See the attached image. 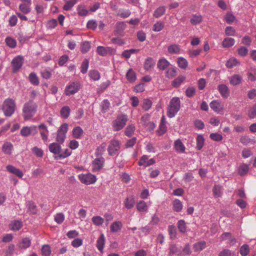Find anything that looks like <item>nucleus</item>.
Instances as JSON below:
<instances>
[{
    "label": "nucleus",
    "instance_id": "nucleus-1",
    "mask_svg": "<svg viewBox=\"0 0 256 256\" xmlns=\"http://www.w3.org/2000/svg\"><path fill=\"white\" fill-rule=\"evenodd\" d=\"M38 108L36 104L33 100H29L23 106L22 112L24 120L31 119L36 114Z\"/></svg>",
    "mask_w": 256,
    "mask_h": 256
},
{
    "label": "nucleus",
    "instance_id": "nucleus-2",
    "mask_svg": "<svg viewBox=\"0 0 256 256\" xmlns=\"http://www.w3.org/2000/svg\"><path fill=\"white\" fill-rule=\"evenodd\" d=\"M16 108L15 100L9 98L4 100L2 110L5 116L10 117L14 114Z\"/></svg>",
    "mask_w": 256,
    "mask_h": 256
},
{
    "label": "nucleus",
    "instance_id": "nucleus-3",
    "mask_svg": "<svg viewBox=\"0 0 256 256\" xmlns=\"http://www.w3.org/2000/svg\"><path fill=\"white\" fill-rule=\"evenodd\" d=\"M180 108V101L178 98L174 97L171 99L168 108L167 115L168 117H174Z\"/></svg>",
    "mask_w": 256,
    "mask_h": 256
},
{
    "label": "nucleus",
    "instance_id": "nucleus-4",
    "mask_svg": "<svg viewBox=\"0 0 256 256\" xmlns=\"http://www.w3.org/2000/svg\"><path fill=\"white\" fill-rule=\"evenodd\" d=\"M128 120V116L124 114L119 115L112 122V126L114 131H118L124 128Z\"/></svg>",
    "mask_w": 256,
    "mask_h": 256
},
{
    "label": "nucleus",
    "instance_id": "nucleus-5",
    "mask_svg": "<svg viewBox=\"0 0 256 256\" xmlns=\"http://www.w3.org/2000/svg\"><path fill=\"white\" fill-rule=\"evenodd\" d=\"M68 130V124L66 123L62 124L57 132L56 141L62 144L66 138V134Z\"/></svg>",
    "mask_w": 256,
    "mask_h": 256
},
{
    "label": "nucleus",
    "instance_id": "nucleus-6",
    "mask_svg": "<svg viewBox=\"0 0 256 256\" xmlns=\"http://www.w3.org/2000/svg\"><path fill=\"white\" fill-rule=\"evenodd\" d=\"M120 148V142L118 140H110L108 148L109 155L112 156L116 154Z\"/></svg>",
    "mask_w": 256,
    "mask_h": 256
},
{
    "label": "nucleus",
    "instance_id": "nucleus-7",
    "mask_svg": "<svg viewBox=\"0 0 256 256\" xmlns=\"http://www.w3.org/2000/svg\"><path fill=\"white\" fill-rule=\"evenodd\" d=\"M80 182L86 184H90L96 182V176L91 174H81L78 176Z\"/></svg>",
    "mask_w": 256,
    "mask_h": 256
},
{
    "label": "nucleus",
    "instance_id": "nucleus-8",
    "mask_svg": "<svg viewBox=\"0 0 256 256\" xmlns=\"http://www.w3.org/2000/svg\"><path fill=\"white\" fill-rule=\"evenodd\" d=\"M24 63V58L22 56H18L15 57L12 62V72H16L22 66Z\"/></svg>",
    "mask_w": 256,
    "mask_h": 256
},
{
    "label": "nucleus",
    "instance_id": "nucleus-9",
    "mask_svg": "<svg viewBox=\"0 0 256 256\" xmlns=\"http://www.w3.org/2000/svg\"><path fill=\"white\" fill-rule=\"evenodd\" d=\"M80 88V84L78 82H72L66 87L65 94L66 96H70L74 94Z\"/></svg>",
    "mask_w": 256,
    "mask_h": 256
},
{
    "label": "nucleus",
    "instance_id": "nucleus-10",
    "mask_svg": "<svg viewBox=\"0 0 256 256\" xmlns=\"http://www.w3.org/2000/svg\"><path fill=\"white\" fill-rule=\"evenodd\" d=\"M37 133L36 127L32 126H24L20 130V134L24 136H28L30 134H35Z\"/></svg>",
    "mask_w": 256,
    "mask_h": 256
},
{
    "label": "nucleus",
    "instance_id": "nucleus-11",
    "mask_svg": "<svg viewBox=\"0 0 256 256\" xmlns=\"http://www.w3.org/2000/svg\"><path fill=\"white\" fill-rule=\"evenodd\" d=\"M104 159L101 157L95 158L92 162L93 171L97 172L101 170L104 164Z\"/></svg>",
    "mask_w": 256,
    "mask_h": 256
},
{
    "label": "nucleus",
    "instance_id": "nucleus-12",
    "mask_svg": "<svg viewBox=\"0 0 256 256\" xmlns=\"http://www.w3.org/2000/svg\"><path fill=\"white\" fill-rule=\"evenodd\" d=\"M61 144H59L58 142L50 144L48 146L50 151L54 154L59 155L62 150V148L60 146Z\"/></svg>",
    "mask_w": 256,
    "mask_h": 256
},
{
    "label": "nucleus",
    "instance_id": "nucleus-13",
    "mask_svg": "<svg viewBox=\"0 0 256 256\" xmlns=\"http://www.w3.org/2000/svg\"><path fill=\"white\" fill-rule=\"evenodd\" d=\"M6 168L8 172L13 174L20 178H22L24 175L22 172L18 168H17L12 165H8Z\"/></svg>",
    "mask_w": 256,
    "mask_h": 256
},
{
    "label": "nucleus",
    "instance_id": "nucleus-14",
    "mask_svg": "<svg viewBox=\"0 0 256 256\" xmlns=\"http://www.w3.org/2000/svg\"><path fill=\"white\" fill-rule=\"evenodd\" d=\"M28 212L30 214H35L37 213L38 208L36 204L32 200H28L26 203Z\"/></svg>",
    "mask_w": 256,
    "mask_h": 256
},
{
    "label": "nucleus",
    "instance_id": "nucleus-15",
    "mask_svg": "<svg viewBox=\"0 0 256 256\" xmlns=\"http://www.w3.org/2000/svg\"><path fill=\"white\" fill-rule=\"evenodd\" d=\"M126 28V24L124 22H117L116 24L115 33L119 36H123L122 33Z\"/></svg>",
    "mask_w": 256,
    "mask_h": 256
},
{
    "label": "nucleus",
    "instance_id": "nucleus-16",
    "mask_svg": "<svg viewBox=\"0 0 256 256\" xmlns=\"http://www.w3.org/2000/svg\"><path fill=\"white\" fill-rule=\"evenodd\" d=\"M210 108L214 112L220 113L222 110V106L221 103L216 100L212 101L210 104Z\"/></svg>",
    "mask_w": 256,
    "mask_h": 256
},
{
    "label": "nucleus",
    "instance_id": "nucleus-17",
    "mask_svg": "<svg viewBox=\"0 0 256 256\" xmlns=\"http://www.w3.org/2000/svg\"><path fill=\"white\" fill-rule=\"evenodd\" d=\"M174 148L177 152L180 153L184 152L186 150L185 146L180 139H178L174 142Z\"/></svg>",
    "mask_w": 256,
    "mask_h": 256
},
{
    "label": "nucleus",
    "instance_id": "nucleus-18",
    "mask_svg": "<svg viewBox=\"0 0 256 256\" xmlns=\"http://www.w3.org/2000/svg\"><path fill=\"white\" fill-rule=\"evenodd\" d=\"M218 90L223 98H227L229 96L228 87L224 84H220L218 86Z\"/></svg>",
    "mask_w": 256,
    "mask_h": 256
},
{
    "label": "nucleus",
    "instance_id": "nucleus-19",
    "mask_svg": "<svg viewBox=\"0 0 256 256\" xmlns=\"http://www.w3.org/2000/svg\"><path fill=\"white\" fill-rule=\"evenodd\" d=\"M104 243L105 238L104 234H102L96 241V248L100 252H102Z\"/></svg>",
    "mask_w": 256,
    "mask_h": 256
},
{
    "label": "nucleus",
    "instance_id": "nucleus-20",
    "mask_svg": "<svg viewBox=\"0 0 256 256\" xmlns=\"http://www.w3.org/2000/svg\"><path fill=\"white\" fill-rule=\"evenodd\" d=\"M158 68L162 70H165L170 65V62L165 58L159 60L158 62Z\"/></svg>",
    "mask_w": 256,
    "mask_h": 256
},
{
    "label": "nucleus",
    "instance_id": "nucleus-21",
    "mask_svg": "<svg viewBox=\"0 0 256 256\" xmlns=\"http://www.w3.org/2000/svg\"><path fill=\"white\" fill-rule=\"evenodd\" d=\"M126 78L130 82H134L136 80V75L132 68H130L128 70L126 74Z\"/></svg>",
    "mask_w": 256,
    "mask_h": 256
},
{
    "label": "nucleus",
    "instance_id": "nucleus-22",
    "mask_svg": "<svg viewBox=\"0 0 256 256\" xmlns=\"http://www.w3.org/2000/svg\"><path fill=\"white\" fill-rule=\"evenodd\" d=\"M169 250V256H172L174 254H177L178 256L182 255V252L174 244H171L170 246Z\"/></svg>",
    "mask_w": 256,
    "mask_h": 256
},
{
    "label": "nucleus",
    "instance_id": "nucleus-23",
    "mask_svg": "<svg viewBox=\"0 0 256 256\" xmlns=\"http://www.w3.org/2000/svg\"><path fill=\"white\" fill-rule=\"evenodd\" d=\"M155 64V62L154 59L151 57L148 58L144 62V68L146 70H150L152 67H153Z\"/></svg>",
    "mask_w": 256,
    "mask_h": 256
},
{
    "label": "nucleus",
    "instance_id": "nucleus-24",
    "mask_svg": "<svg viewBox=\"0 0 256 256\" xmlns=\"http://www.w3.org/2000/svg\"><path fill=\"white\" fill-rule=\"evenodd\" d=\"M242 80V78L240 76L239 74H234L230 78V81L232 85L236 86L240 83Z\"/></svg>",
    "mask_w": 256,
    "mask_h": 256
},
{
    "label": "nucleus",
    "instance_id": "nucleus-25",
    "mask_svg": "<svg viewBox=\"0 0 256 256\" xmlns=\"http://www.w3.org/2000/svg\"><path fill=\"white\" fill-rule=\"evenodd\" d=\"M122 228V224L120 221H116L110 226V230L112 232H116L120 230Z\"/></svg>",
    "mask_w": 256,
    "mask_h": 256
},
{
    "label": "nucleus",
    "instance_id": "nucleus-26",
    "mask_svg": "<svg viewBox=\"0 0 256 256\" xmlns=\"http://www.w3.org/2000/svg\"><path fill=\"white\" fill-rule=\"evenodd\" d=\"M235 40L233 38H224L222 42V46L224 48H230L234 44Z\"/></svg>",
    "mask_w": 256,
    "mask_h": 256
},
{
    "label": "nucleus",
    "instance_id": "nucleus-27",
    "mask_svg": "<svg viewBox=\"0 0 256 256\" xmlns=\"http://www.w3.org/2000/svg\"><path fill=\"white\" fill-rule=\"evenodd\" d=\"M84 134L82 129L80 126L74 128L72 130V136L76 138H80Z\"/></svg>",
    "mask_w": 256,
    "mask_h": 256
},
{
    "label": "nucleus",
    "instance_id": "nucleus-28",
    "mask_svg": "<svg viewBox=\"0 0 256 256\" xmlns=\"http://www.w3.org/2000/svg\"><path fill=\"white\" fill-rule=\"evenodd\" d=\"M29 80L30 83L34 86H38L39 84V79L34 72H31L29 74Z\"/></svg>",
    "mask_w": 256,
    "mask_h": 256
},
{
    "label": "nucleus",
    "instance_id": "nucleus-29",
    "mask_svg": "<svg viewBox=\"0 0 256 256\" xmlns=\"http://www.w3.org/2000/svg\"><path fill=\"white\" fill-rule=\"evenodd\" d=\"M134 198L132 196L127 198L124 202V204L126 208L130 209L132 208L134 204Z\"/></svg>",
    "mask_w": 256,
    "mask_h": 256
},
{
    "label": "nucleus",
    "instance_id": "nucleus-30",
    "mask_svg": "<svg viewBox=\"0 0 256 256\" xmlns=\"http://www.w3.org/2000/svg\"><path fill=\"white\" fill-rule=\"evenodd\" d=\"M182 208V202L178 199H176L173 202V210L176 212H180Z\"/></svg>",
    "mask_w": 256,
    "mask_h": 256
},
{
    "label": "nucleus",
    "instance_id": "nucleus-31",
    "mask_svg": "<svg viewBox=\"0 0 256 256\" xmlns=\"http://www.w3.org/2000/svg\"><path fill=\"white\" fill-rule=\"evenodd\" d=\"M240 142L244 145H247L250 143L254 144L256 142L254 139L250 138L248 136H242L240 140Z\"/></svg>",
    "mask_w": 256,
    "mask_h": 256
},
{
    "label": "nucleus",
    "instance_id": "nucleus-32",
    "mask_svg": "<svg viewBox=\"0 0 256 256\" xmlns=\"http://www.w3.org/2000/svg\"><path fill=\"white\" fill-rule=\"evenodd\" d=\"M206 246V242L204 241H201L194 244L193 246V248L195 252H199L204 248Z\"/></svg>",
    "mask_w": 256,
    "mask_h": 256
},
{
    "label": "nucleus",
    "instance_id": "nucleus-33",
    "mask_svg": "<svg viewBox=\"0 0 256 256\" xmlns=\"http://www.w3.org/2000/svg\"><path fill=\"white\" fill-rule=\"evenodd\" d=\"M30 240L28 238H25L19 244V247L20 248L26 249L30 246Z\"/></svg>",
    "mask_w": 256,
    "mask_h": 256
},
{
    "label": "nucleus",
    "instance_id": "nucleus-34",
    "mask_svg": "<svg viewBox=\"0 0 256 256\" xmlns=\"http://www.w3.org/2000/svg\"><path fill=\"white\" fill-rule=\"evenodd\" d=\"M10 226L12 230H18L22 226V224L19 220H14L10 224Z\"/></svg>",
    "mask_w": 256,
    "mask_h": 256
},
{
    "label": "nucleus",
    "instance_id": "nucleus-35",
    "mask_svg": "<svg viewBox=\"0 0 256 256\" xmlns=\"http://www.w3.org/2000/svg\"><path fill=\"white\" fill-rule=\"evenodd\" d=\"M166 8L164 6H160L154 12V16L156 18H158L162 16L164 14Z\"/></svg>",
    "mask_w": 256,
    "mask_h": 256
},
{
    "label": "nucleus",
    "instance_id": "nucleus-36",
    "mask_svg": "<svg viewBox=\"0 0 256 256\" xmlns=\"http://www.w3.org/2000/svg\"><path fill=\"white\" fill-rule=\"evenodd\" d=\"M178 66L182 69H186L188 67V61L184 58L180 57L178 58Z\"/></svg>",
    "mask_w": 256,
    "mask_h": 256
},
{
    "label": "nucleus",
    "instance_id": "nucleus-37",
    "mask_svg": "<svg viewBox=\"0 0 256 256\" xmlns=\"http://www.w3.org/2000/svg\"><path fill=\"white\" fill-rule=\"evenodd\" d=\"M204 139L202 135H198L196 138V146L198 150H200L204 146Z\"/></svg>",
    "mask_w": 256,
    "mask_h": 256
},
{
    "label": "nucleus",
    "instance_id": "nucleus-38",
    "mask_svg": "<svg viewBox=\"0 0 256 256\" xmlns=\"http://www.w3.org/2000/svg\"><path fill=\"white\" fill-rule=\"evenodd\" d=\"M185 77L184 76H179L173 80L172 82V86L174 88L178 87L185 80Z\"/></svg>",
    "mask_w": 256,
    "mask_h": 256
},
{
    "label": "nucleus",
    "instance_id": "nucleus-39",
    "mask_svg": "<svg viewBox=\"0 0 256 256\" xmlns=\"http://www.w3.org/2000/svg\"><path fill=\"white\" fill-rule=\"evenodd\" d=\"M70 108L68 106H64L62 107L60 110V114L64 118H67L70 114Z\"/></svg>",
    "mask_w": 256,
    "mask_h": 256
},
{
    "label": "nucleus",
    "instance_id": "nucleus-40",
    "mask_svg": "<svg viewBox=\"0 0 256 256\" xmlns=\"http://www.w3.org/2000/svg\"><path fill=\"white\" fill-rule=\"evenodd\" d=\"M42 254L43 256H50L51 254V248L49 245H44L41 250Z\"/></svg>",
    "mask_w": 256,
    "mask_h": 256
},
{
    "label": "nucleus",
    "instance_id": "nucleus-41",
    "mask_svg": "<svg viewBox=\"0 0 256 256\" xmlns=\"http://www.w3.org/2000/svg\"><path fill=\"white\" fill-rule=\"evenodd\" d=\"M6 44L10 48H14L16 45V40L11 38L7 37L5 40Z\"/></svg>",
    "mask_w": 256,
    "mask_h": 256
},
{
    "label": "nucleus",
    "instance_id": "nucleus-42",
    "mask_svg": "<svg viewBox=\"0 0 256 256\" xmlns=\"http://www.w3.org/2000/svg\"><path fill=\"white\" fill-rule=\"evenodd\" d=\"M30 5L26 3L21 4L19 6L20 10L24 14H28L30 12Z\"/></svg>",
    "mask_w": 256,
    "mask_h": 256
},
{
    "label": "nucleus",
    "instance_id": "nucleus-43",
    "mask_svg": "<svg viewBox=\"0 0 256 256\" xmlns=\"http://www.w3.org/2000/svg\"><path fill=\"white\" fill-rule=\"evenodd\" d=\"M202 18L201 15L194 14L190 20V23L193 25L200 24L202 21Z\"/></svg>",
    "mask_w": 256,
    "mask_h": 256
},
{
    "label": "nucleus",
    "instance_id": "nucleus-44",
    "mask_svg": "<svg viewBox=\"0 0 256 256\" xmlns=\"http://www.w3.org/2000/svg\"><path fill=\"white\" fill-rule=\"evenodd\" d=\"M248 170V166L246 164H242L238 168V173L240 176L246 174Z\"/></svg>",
    "mask_w": 256,
    "mask_h": 256
},
{
    "label": "nucleus",
    "instance_id": "nucleus-45",
    "mask_svg": "<svg viewBox=\"0 0 256 256\" xmlns=\"http://www.w3.org/2000/svg\"><path fill=\"white\" fill-rule=\"evenodd\" d=\"M90 44L89 42L85 41L81 45V52L83 54L88 52L90 48Z\"/></svg>",
    "mask_w": 256,
    "mask_h": 256
},
{
    "label": "nucleus",
    "instance_id": "nucleus-46",
    "mask_svg": "<svg viewBox=\"0 0 256 256\" xmlns=\"http://www.w3.org/2000/svg\"><path fill=\"white\" fill-rule=\"evenodd\" d=\"M77 1L78 0H70L66 1V3L63 7L64 10H70L76 3Z\"/></svg>",
    "mask_w": 256,
    "mask_h": 256
},
{
    "label": "nucleus",
    "instance_id": "nucleus-47",
    "mask_svg": "<svg viewBox=\"0 0 256 256\" xmlns=\"http://www.w3.org/2000/svg\"><path fill=\"white\" fill-rule=\"evenodd\" d=\"M136 208L140 212H146L148 210V206L144 201L141 200L138 203Z\"/></svg>",
    "mask_w": 256,
    "mask_h": 256
},
{
    "label": "nucleus",
    "instance_id": "nucleus-48",
    "mask_svg": "<svg viewBox=\"0 0 256 256\" xmlns=\"http://www.w3.org/2000/svg\"><path fill=\"white\" fill-rule=\"evenodd\" d=\"M240 62L235 58H230L226 63V66L228 68H232L234 66L240 64Z\"/></svg>",
    "mask_w": 256,
    "mask_h": 256
},
{
    "label": "nucleus",
    "instance_id": "nucleus-49",
    "mask_svg": "<svg viewBox=\"0 0 256 256\" xmlns=\"http://www.w3.org/2000/svg\"><path fill=\"white\" fill-rule=\"evenodd\" d=\"M32 152L38 158H42L44 155L43 150L37 146H34L32 149Z\"/></svg>",
    "mask_w": 256,
    "mask_h": 256
},
{
    "label": "nucleus",
    "instance_id": "nucleus-50",
    "mask_svg": "<svg viewBox=\"0 0 256 256\" xmlns=\"http://www.w3.org/2000/svg\"><path fill=\"white\" fill-rule=\"evenodd\" d=\"M135 130L134 124H131L128 125L126 128L125 134L128 136H131Z\"/></svg>",
    "mask_w": 256,
    "mask_h": 256
},
{
    "label": "nucleus",
    "instance_id": "nucleus-51",
    "mask_svg": "<svg viewBox=\"0 0 256 256\" xmlns=\"http://www.w3.org/2000/svg\"><path fill=\"white\" fill-rule=\"evenodd\" d=\"M248 78L252 82L256 80V70L251 68L248 73Z\"/></svg>",
    "mask_w": 256,
    "mask_h": 256
},
{
    "label": "nucleus",
    "instance_id": "nucleus-52",
    "mask_svg": "<svg viewBox=\"0 0 256 256\" xmlns=\"http://www.w3.org/2000/svg\"><path fill=\"white\" fill-rule=\"evenodd\" d=\"M102 112H106L110 108V103L108 100H104L101 103Z\"/></svg>",
    "mask_w": 256,
    "mask_h": 256
},
{
    "label": "nucleus",
    "instance_id": "nucleus-53",
    "mask_svg": "<svg viewBox=\"0 0 256 256\" xmlns=\"http://www.w3.org/2000/svg\"><path fill=\"white\" fill-rule=\"evenodd\" d=\"M213 194L214 196L220 197L222 194V187L220 185H214L212 188Z\"/></svg>",
    "mask_w": 256,
    "mask_h": 256
},
{
    "label": "nucleus",
    "instance_id": "nucleus-54",
    "mask_svg": "<svg viewBox=\"0 0 256 256\" xmlns=\"http://www.w3.org/2000/svg\"><path fill=\"white\" fill-rule=\"evenodd\" d=\"M12 144L10 142H5L2 148V151L6 154H10L11 153Z\"/></svg>",
    "mask_w": 256,
    "mask_h": 256
},
{
    "label": "nucleus",
    "instance_id": "nucleus-55",
    "mask_svg": "<svg viewBox=\"0 0 256 256\" xmlns=\"http://www.w3.org/2000/svg\"><path fill=\"white\" fill-rule=\"evenodd\" d=\"M250 252L249 246L248 244L242 245L240 248V252L242 256H246Z\"/></svg>",
    "mask_w": 256,
    "mask_h": 256
},
{
    "label": "nucleus",
    "instance_id": "nucleus-56",
    "mask_svg": "<svg viewBox=\"0 0 256 256\" xmlns=\"http://www.w3.org/2000/svg\"><path fill=\"white\" fill-rule=\"evenodd\" d=\"M92 220L93 223L96 226H101L104 222V219L100 216H94Z\"/></svg>",
    "mask_w": 256,
    "mask_h": 256
},
{
    "label": "nucleus",
    "instance_id": "nucleus-57",
    "mask_svg": "<svg viewBox=\"0 0 256 256\" xmlns=\"http://www.w3.org/2000/svg\"><path fill=\"white\" fill-rule=\"evenodd\" d=\"M177 74L176 68H172L168 69L166 72V76L168 78H172Z\"/></svg>",
    "mask_w": 256,
    "mask_h": 256
},
{
    "label": "nucleus",
    "instance_id": "nucleus-58",
    "mask_svg": "<svg viewBox=\"0 0 256 256\" xmlns=\"http://www.w3.org/2000/svg\"><path fill=\"white\" fill-rule=\"evenodd\" d=\"M71 154V152H70L68 149H66L64 150V152L62 153H60L59 155L55 156V159H61L66 158Z\"/></svg>",
    "mask_w": 256,
    "mask_h": 256
},
{
    "label": "nucleus",
    "instance_id": "nucleus-59",
    "mask_svg": "<svg viewBox=\"0 0 256 256\" xmlns=\"http://www.w3.org/2000/svg\"><path fill=\"white\" fill-rule=\"evenodd\" d=\"M89 76L90 78L94 80H98L100 78L99 72L96 70H90L89 73Z\"/></svg>",
    "mask_w": 256,
    "mask_h": 256
},
{
    "label": "nucleus",
    "instance_id": "nucleus-60",
    "mask_svg": "<svg viewBox=\"0 0 256 256\" xmlns=\"http://www.w3.org/2000/svg\"><path fill=\"white\" fill-rule=\"evenodd\" d=\"M178 227L181 232H185L186 230V226L184 220H178Z\"/></svg>",
    "mask_w": 256,
    "mask_h": 256
},
{
    "label": "nucleus",
    "instance_id": "nucleus-61",
    "mask_svg": "<svg viewBox=\"0 0 256 256\" xmlns=\"http://www.w3.org/2000/svg\"><path fill=\"white\" fill-rule=\"evenodd\" d=\"M180 50L178 46L176 44H172L168 47V52L170 54L178 53Z\"/></svg>",
    "mask_w": 256,
    "mask_h": 256
},
{
    "label": "nucleus",
    "instance_id": "nucleus-62",
    "mask_svg": "<svg viewBox=\"0 0 256 256\" xmlns=\"http://www.w3.org/2000/svg\"><path fill=\"white\" fill-rule=\"evenodd\" d=\"M152 102L148 99H144L143 101L142 107L145 110H148L152 106Z\"/></svg>",
    "mask_w": 256,
    "mask_h": 256
},
{
    "label": "nucleus",
    "instance_id": "nucleus-63",
    "mask_svg": "<svg viewBox=\"0 0 256 256\" xmlns=\"http://www.w3.org/2000/svg\"><path fill=\"white\" fill-rule=\"evenodd\" d=\"M234 254V252H232L228 249H224L219 253L218 256H233Z\"/></svg>",
    "mask_w": 256,
    "mask_h": 256
},
{
    "label": "nucleus",
    "instance_id": "nucleus-64",
    "mask_svg": "<svg viewBox=\"0 0 256 256\" xmlns=\"http://www.w3.org/2000/svg\"><path fill=\"white\" fill-rule=\"evenodd\" d=\"M248 116L250 118H254L256 116V103L252 106L248 112Z\"/></svg>",
    "mask_w": 256,
    "mask_h": 256
}]
</instances>
